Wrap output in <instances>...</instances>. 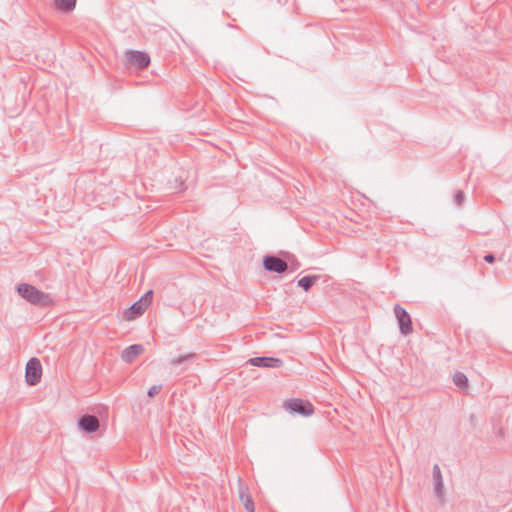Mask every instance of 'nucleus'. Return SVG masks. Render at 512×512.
<instances>
[{
    "label": "nucleus",
    "instance_id": "1",
    "mask_svg": "<svg viewBox=\"0 0 512 512\" xmlns=\"http://www.w3.org/2000/svg\"><path fill=\"white\" fill-rule=\"evenodd\" d=\"M17 292L22 298L33 305L46 307L51 303V299L48 294L38 290L30 284H19L17 286Z\"/></svg>",
    "mask_w": 512,
    "mask_h": 512
},
{
    "label": "nucleus",
    "instance_id": "2",
    "mask_svg": "<svg viewBox=\"0 0 512 512\" xmlns=\"http://www.w3.org/2000/svg\"><path fill=\"white\" fill-rule=\"evenodd\" d=\"M42 376V365L38 358H31L27 364L25 369V379L28 385L35 386L37 385Z\"/></svg>",
    "mask_w": 512,
    "mask_h": 512
},
{
    "label": "nucleus",
    "instance_id": "3",
    "mask_svg": "<svg viewBox=\"0 0 512 512\" xmlns=\"http://www.w3.org/2000/svg\"><path fill=\"white\" fill-rule=\"evenodd\" d=\"M284 408L291 413H297L302 416H309L314 413L313 405L309 401L302 399L287 400L284 402Z\"/></svg>",
    "mask_w": 512,
    "mask_h": 512
},
{
    "label": "nucleus",
    "instance_id": "4",
    "mask_svg": "<svg viewBox=\"0 0 512 512\" xmlns=\"http://www.w3.org/2000/svg\"><path fill=\"white\" fill-rule=\"evenodd\" d=\"M394 313L397 318L401 334L407 336L412 333L413 327L409 313L399 304L394 306Z\"/></svg>",
    "mask_w": 512,
    "mask_h": 512
},
{
    "label": "nucleus",
    "instance_id": "5",
    "mask_svg": "<svg viewBox=\"0 0 512 512\" xmlns=\"http://www.w3.org/2000/svg\"><path fill=\"white\" fill-rule=\"evenodd\" d=\"M262 264L265 270L282 274L288 270V263L275 255L263 257Z\"/></svg>",
    "mask_w": 512,
    "mask_h": 512
},
{
    "label": "nucleus",
    "instance_id": "6",
    "mask_svg": "<svg viewBox=\"0 0 512 512\" xmlns=\"http://www.w3.org/2000/svg\"><path fill=\"white\" fill-rule=\"evenodd\" d=\"M247 364L264 368H280L283 365V361L276 357L261 356L248 359Z\"/></svg>",
    "mask_w": 512,
    "mask_h": 512
},
{
    "label": "nucleus",
    "instance_id": "7",
    "mask_svg": "<svg viewBox=\"0 0 512 512\" xmlns=\"http://www.w3.org/2000/svg\"><path fill=\"white\" fill-rule=\"evenodd\" d=\"M78 426L81 431L92 434L99 429V419L90 414H85L78 419Z\"/></svg>",
    "mask_w": 512,
    "mask_h": 512
},
{
    "label": "nucleus",
    "instance_id": "8",
    "mask_svg": "<svg viewBox=\"0 0 512 512\" xmlns=\"http://www.w3.org/2000/svg\"><path fill=\"white\" fill-rule=\"evenodd\" d=\"M127 60L138 69H144L150 64V57L147 53L141 51H128Z\"/></svg>",
    "mask_w": 512,
    "mask_h": 512
},
{
    "label": "nucleus",
    "instance_id": "9",
    "mask_svg": "<svg viewBox=\"0 0 512 512\" xmlns=\"http://www.w3.org/2000/svg\"><path fill=\"white\" fill-rule=\"evenodd\" d=\"M143 351V345L133 344L123 350L121 358L126 363H132L138 355L143 353Z\"/></svg>",
    "mask_w": 512,
    "mask_h": 512
},
{
    "label": "nucleus",
    "instance_id": "10",
    "mask_svg": "<svg viewBox=\"0 0 512 512\" xmlns=\"http://www.w3.org/2000/svg\"><path fill=\"white\" fill-rule=\"evenodd\" d=\"M147 308L138 300L124 311V319L131 321L141 316Z\"/></svg>",
    "mask_w": 512,
    "mask_h": 512
},
{
    "label": "nucleus",
    "instance_id": "11",
    "mask_svg": "<svg viewBox=\"0 0 512 512\" xmlns=\"http://www.w3.org/2000/svg\"><path fill=\"white\" fill-rule=\"evenodd\" d=\"M196 358H197V355L195 353H188V354H185V355H180L178 357L172 358L170 360V365H172V366L189 365Z\"/></svg>",
    "mask_w": 512,
    "mask_h": 512
},
{
    "label": "nucleus",
    "instance_id": "12",
    "mask_svg": "<svg viewBox=\"0 0 512 512\" xmlns=\"http://www.w3.org/2000/svg\"><path fill=\"white\" fill-rule=\"evenodd\" d=\"M239 497H240L241 501L243 502L244 507L247 512L255 511L254 502H253L251 496L248 494L246 488H243V487L239 488Z\"/></svg>",
    "mask_w": 512,
    "mask_h": 512
},
{
    "label": "nucleus",
    "instance_id": "13",
    "mask_svg": "<svg viewBox=\"0 0 512 512\" xmlns=\"http://www.w3.org/2000/svg\"><path fill=\"white\" fill-rule=\"evenodd\" d=\"M319 278V275L304 276L298 280V286L301 287L305 292H308Z\"/></svg>",
    "mask_w": 512,
    "mask_h": 512
},
{
    "label": "nucleus",
    "instance_id": "14",
    "mask_svg": "<svg viewBox=\"0 0 512 512\" xmlns=\"http://www.w3.org/2000/svg\"><path fill=\"white\" fill-rule=\"evenodd\" d=\"M54 3L64 13L73 11L76 6V0H54Z\"/></svg>",
    "mask_w": 512,
    "mask_h": 512
},
{
    "label": "nucleus",
    "instance_id": "15",
    "mask_svg": "<svg viewBox=\"0 0 512 512\" xmlns=\"http://www.w3.org/2000/svg\"><path fill=\"white\" fill-rule=\"evenodd\" d=\"M453 382L456 386L460 388H465L468 386V378L467 376L462 372H456L453 375Z\"/></svg>",
    "mask_w": 512,
    "mask_h": 512
},
{
    "label": "nucleus",
    "instance_id": "16",
    "mask_svg": "<svg viewBox=\"0 0 512 512\" xmlns=\"http://www.w3.org/2000/svg\"><path fill=\"white\" fill-rule=\"evenodd\" d=\"M152 298H153V291L149 290L139 299V301L147 308L150 305V303L152 302Z\"/></svg>",
    "mask_w": 512,
    "mask_h": 512
},
{
    "label": "nucleus",
    "instance_id": "17",
    "mask_svg": "<svg viewBox=\"0 0 512 512\" xmlns=\"http://www.w3.org/2000/svg\"><path fill=\"white\" fill-rule=\"evenodd\" d=\"M161 389L162 385H153L152 387L149 388L147 394L150 398H153L160 393Z\"/></svg>",
    "mask_w": 512,
    "mask_h": 512
},
{
    "label": "nucleus",
    "instance_id": "18",
    "mask_svg": "<svg viewBox=\"0 0 512 512\" xmlns=\"http://www.w3.org/2000/svg\"><path fill=\"white\" fill-rule=\"evenodd\" d=\"M465 196L462 191H457L454 195V202L457 206H461L464 202Z\"/></svg>",
    "mask_w": 512,
    "mask_h": 512
},
{
    "label": "nucleus",
    "instance_id": "19",
    "mask_svg": "<svg viewBox=\"0 0 512 512\" xmlns=\"http://www.w3.org/2000/svg\"><path fill=\"white\" fill-rule=\"evenodd\" d=\"M434 488H435V492L438 496H440L442 494V488H443V481L442 479L441 480H434Z\"/></svg>",
    "mask_w": 512,
    "mask_h": 512
},
{
    "label": "nucleus",
    "instance_id": "20",
    "mask_svg": "<svg viewBox=\"0 0 512 512\" xmlns=\"http://www.w3.org/2000/svg\"><path fill=\"white\" fill-rule=\"evenodd\" d=\"M433 478L434 480H441L442 479V475H441V471H440V468L437 464H435L433 466Z\"/></svg>",
    "mask_w": 512,
    "mask_h": 512
},
{
    "label": "nucleus",
    "instance_id": "21",
    "mask_svg": "<svg viewBox=\"0 0 512 512\" xmlns=\"http://www.w3.org/2000/svg\"><path fill=\"white\" fill-rule=\"evenodd\" d=\"M484 260L488 263H494L495 261V256L491 253L487 254L484 256Z\"/></svg>",
    "mask_w": 512,
    "mask_h": 512
}]
</instances>
